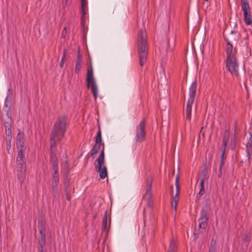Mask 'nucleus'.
<instances>
[{
	"instance_id": "obj_25",
	"label": "nucleus",
	"mask_w": 252,
	"mask_h": 252,
	"mask_svg": "<svg viewBox=\"0 0 252 252\" xmlns=\"http://www.w3.org/2000/svg\"><path fill=\"white\" fill-rule=\"evenodd\" d=\"M86 2L85 0H81V13L83 16H85L86 14Z\"/></svg>"
},
{
	"instance_id": "obj_22",
	"label": "nucleus",
	"mask_w": 252,
	"mask_h": 252,
	"mask_svg": "<svg viewBox=\"0 0 252 252\" xmlns=\"http://www.w3.org/2000/svg\"><path fill=\"white\" fill-rule=\"evenodd\" d=\"M9 125L7 123V125L5 124V133L7 136L6 141L9 140L10 141L11 138V130L9 128Z\"/></svg>"
},
{
	"instance_id": "obj_15",
	"label": "nucleus",
	"mask_w": 252,
	"mask_h": 252,
	"mask_svg": "<svg viewBox=\"0 0 252 252\" xmlns=\"http://www.w3.org/2000/svg\"><path fill=\"white\" fill-rule=\"evenodd\" d=\"M50 161L52 163L53 170H59L58 160L57 157L54 152L50 154Z\"/></svg>"
},
{
	"instance_id": "obj_40",
	"label": "nucleus",
	"mask_w": 252,
	"mask_h": 252,
	"mask_svg": "<svg viewBox=\"0 0 252 252\" xmlns=\"http://www.w3.org/2000/svg\"><path fill=\"white\" fill-rule=\"evenodd\" d=\"M9 97V96L8 95H7V96L5 98V102H4V105L5 106H7V102L8 101V98Z\"/></svg>"
},
{
	"instance_id": "obj_39",
	"label": "nucleus",
	"mask_w": 252,
	"mask_h": 252,
	"mask_svg": "<svg viewBox=\"0 0 252 252\" xmlns=\"http://www.w3.org/2000/svg\"><path fill=\"white\" fill-rule=\"evenodd\" d=\"M248 143L252 144V133H250V137Z\"/></svg>"
},
{
	"instance_id": "obj_1",
	"label": "nucleus",
	"mask_w": 252,
	"mask_h": 252,
	"mask_svg": "<svg viewBox=\"0 0 252 252\" xmlns=\"http://www.w3.org/2000/svg\"><path fill=\"white\" fill-rule=\"evenodd\" d=\"M25 139L23 132L19 131L17 134V171L19 181L22 183L26 177V160L25 153L26 146L25 145Z\"/></svg>"
},
{
	"instance_id": "obj_21",
	"label": "nucleus",
	"mask_w": 252,
	"mask_h": 252,
	"mask_svg": "<svg viewBox=\"0 0 252 252\" xmlns=\"http://www.w3.org/2000/svg\"><path fill=\"white\" fill-rule=\"evenodd\" d=\"M92 85L91 90L94 95L95 98H96L98 95V89L96 83L95 82H94L91 83Z\"/></svg>"
},
{
	"instance_id": "obj_7",
	"label": "nucleus",
	"mask_w": 252,
	"mask_h": 252,
	"mask_svg": "<svg viewBox=\"0 0 252 252\" xmlns=\"http://www.w3.org/2000/svg\"><path fill=\"white\" fill-rule=\"evenodd\" d=\"M146 121L145 119L141 121L138 126H137L135 130V139L136 142H142L145 139Z\"/></svg>"
},
{
	"instance_id": "obj_31",
	"label": "nucleus",
	"mask_w": 252,
	"mask_h": 252,
	"mask_svg": "<svg viewBox=\"0 0 252 252\" xmlns=\"http://www.w3.org/2000/svg\"><path fill=\"white\" fill-rule=\"evenodd\" d=\"M204 192H205L204 188H202V187L200 188L199 192L197 194V195H196L197 197V198L200 197L201 195H202L204 193Z\"/></svg>"
},
{
	"instance_id": "obj_29",
	"label": "nucleus",
	"mask_w": 252,
	"mask_h": 252,
	"mask_svg": "<svg viewBox=\"0 0 252 252\" xmlns=\"http://www.w3.org/2000/svg\"><path fill=\"white\" fill-rule=\"evenodd\" d=\"M107 216H106V213H105V215L103 218V227L104 230L106 229V226H107Z\"/></svg>"
},
{
	"instance_id": "obj_2",
	"label": "nucleus",
	"mask_w": 252,
	"mask_h": 252,
	"mask_svg": "<svg viewBox=\"0 0 252 252\" xmlns=\"http://www.w3.org/2000/svg\"><path fill=\"white\" fill-rule=\"evenodd\" d=\"M66 129L65 117H62L59 118L54 124L50 136V147L51 149L56 147L57 143H59L63 138Z\"/></svg>"
},
{
	"instance_id": "obj_28",
	"label": "nucleus",
	"mask_w": 252,
	"mask_h": 252,
	"mask_svg": "<svg viewBox=\"0 0 252 252\" xmlns=\"http://www.w3.org/2000/svg\"><path fill=\"white\" fill-rule=\"evenodd\" d=\"M45 236L44 234L41 236V241L39 242V245L41 248L42 249L45 245Z\"/></svg>"
},
{
	"instance_id": "obj_17",
	"label": "nucleus",
	"mask_w": 252,
	"mask_h": 252,
	"mask_svg": "<svg viewBox=\"0 0 252 252\" xmlns=\"http://www.w3.org/2000/svg\"><path fill=\"white\" fill-rule=\"evenodd\" d=\"M102 150H104L103 147L101 149V145L100 144H95L94 145L92 152L91 153V156L94 158L95 157V155L98 153L100 151H101Z\"/></svg>"
},
{
	"instance_id": "obj_37",
	"label": "nucleus",
	"mask_w": 252,
	"mask_h": 252,
	"mask_svg": "<svg viewBox=\"0 0 252 252\" xmlns=\"http://www.w3.org/2000/svg\"><path fill=\"white\" fill-rule=\"evenodd\" d=\"M65 192L66 193V199L67 200H70V197L69 196V193H68V191L66 190V189H65Z\"/></svg>"
},
{
	"instance_id": "obj_24",
	"label": "nucleus",
	"mask_w": 252,
	"mask_h": 252,
	"mask_svg": "<svg viewBox=\"0 0 252 252\" xmlns=\"http://www.w3.org/2000/svg\"><path fill=\"white\" fill-rule=\"evenodd\" d=\"M223 157H224V152L223 153H222L221 159L220 160V165H219V174L218 175L219 177H220L221 176V170H222V166H223V163H224Z\"/></svg>"
},
{
	"instance_id": "obj_46",
	"label": "nucleus",
	"mask_w": 252,
	"mask_h": 252,
	"mask_svg": "<svg viewBox=\"0 0 252 252\" xmlns=\"http://www.w3.org/2000/svg\"><path fill=\"white\" fill-rule=\"evenodd\" d=\"M40 252H42V250H41V251H40Z\"/></svg>"
},
{
	"instance_id": "obj_9",
	"label": "nucleus",
	"mask_w": 252,
	"mask_h": 252,
	"mask_svg": "<svg viewBox=\"0 0 252 252\" xmlns=\"http://www.w3.org/2000/svg\"><path fill=\"white\" fill-rule=\"evenodd\" d=\"M152 181L149 180L147 181L146 186V191L143 196V199L146 201L147 205L150 208L153 207V198H152Z\"/></svg>"
},
{
	"instance_id": "obj_45",
	"label": "nucleus",
	"mask_w": 252,
	"mask_h": 252,
	"mask_svg": "<svg viewBox=\"0 0 252 252\" xmlns=\"http://www.w3.org/2000/svg\"><path fill=\"white\" fill-rule=\"evenodd\" d=\"M204 1H208L209 0H204Z\"/></svg>"
},
{
	"instance_id": "obj_30",
	"label": "nucleus",
	"mask_w": 252,
	"mask_h": 252,
	"mask_svg": "<svg viewBox=\"0 0 252 252\" xmlns=\"http://www.w3.org/2000/svg\"><path fill=\"white\" fill-rule=\"evenodd\" d=\"M66 54V51L65 50L63 51V57L62 58V59H61V63H60V66L62 67L63 66V63H64V62L65 61Z\"/></svg>"
},
{
	"instance_id": "obj_11",
	"label": "nucleus",
	"mask_w": 252,
	"mask_h": 252,
	"mask_svg": "<svg viewBox=\"0 0 252 252\" xmlns=\"http://www.w3.org/2000/svg\"><path fill=\"white\" fill-rule=\"evenodd\" d=\"M178 180V177H176V183H175L176 190V193H175V195H173V191H172V190H171V194L172 195V201L171 203V205H172V207H173L174 208L175 211H176V209H177V206L178 202L179 200L178 196H179V194L180 193V187H179V186L177 184ZM173 189V187H172L171 189Z\"/></svg>"
},
{
	"instance_id": "obj_16",
	"label": "nucleus",
	"mask_w": 252,
	"mask_h": 252,
	"mask_svg": "<svg viewBox=\"0 0 252 252\" xmlns=\"http://www.w3.org/2000/svg\"><path fill=\"white\" fill-rule=\"evenodd\" d=\"M86 81L88 88L90 87L91 83L95 82L93 75V70L92 68H89L87 70Z\"/></svg>"
},
{
	"instance_id": "obj_20",
	"label": "nucleus",
	"mask_w": 252,
	"mask_h": 252,
	"mask_svg": "<svg viewBox=\"0 0 252 252\" xmlns=\"http://www.w3.org/2000/svg\"><path fill=\"white\" fill-rule=\"evenodd\" d=\"M168 252H177V245L173 239L170 241Z\"/></svg>"
},
{
	"instance_id": "obj_10",
	"label": "nucleus",
	"mask_w": 252,
	"mask_h": 252,
	"mask_svg": "<svg viewBox=\"0 0 252 252\" xmlns=\"http://www.w3.org/2000/svg\"><path fill=\"white\" fill-rule=\"evenodd\" d=\"M208 220V212L206 210L202 209L200 212V216L199 218V226L200 228L205 229L207 226Z\"/></svg>"
},
{
	"instance_id": "obj_14",
	"label": "nucleus",
	"mask_w": 252,
	"mask_h": 252,
	"mask_svg": "<svg viewBox=\"0 0 252 252\" xmlns=\"http://www.w3.org/2000/svg\"><path fill=\"white\" fill-rule=\"evenodd\" d=\"M82 66V55L80 52V49L78 50V54L77 56V61L75 64V71L76 73H79Z\"/></svg>"
},
{
	"instance_id": "obj_6",
	"label": "nucleus",
	"mask_w": 252,
	"mask_h": 252,
	"mask_svg": "<svg viewBox=\"0 0 252 252\" xmlns=\"http://www.w3.org/2000/svg\"><path fill=\"white\" fill-rule=\"evenodd\" d=\"M226 66L233 75L239 76V64L235 56L226 58Z\"/></svg>"
},
{
	"instance_id": "obj_35",
	"label": "nucleus",
	"mask_w": 252,
	"mask_h": 252,
	"mask_svg": "<svg viewBox=\"0 0 252 252\" xmlns=\"http://www.w3.org/2000/svg\"><path fill=\"white\" fill-rule=\"evenodd\" d=\"M7 142V150L8 152V153H10L9 150L11 147V141H9V140L6 141Z\"/></svg>"
},
{
	"instance_id": "obj_27",
	"label": "nucleus",
	"mask_w": 252,
	"mask_h": 252,
	"mask_svg": "<svg viewBox=\"0 0 252 252\" xmlns=\"http://www.w3.org/2000/svg\"><path fill=\"white\" fill-rule=\"evenodd\" d=\"M215 243L216 242L212 240V243L211 245V247L209 249V252H216V247H215Z\"/></svg>"
},
{
	"instance_id": "obj_26",
	"label": "nucleus",
	"mask_w": 252,
	"mask_h": 252,
	"mask_svg": "<svg viewBox=\"0 0 252 252\" xmlns=\"http://www.w3.org/2000/svg\"><path fill=\"white\" fill-rule=\"evenodd\" d=\"M95 141V144H100L101 145V133L100 130L98 131L97 133Z\"/></svg>"
},
{
	"instance_id": "obj_19",
	"label": "nucleus",
	"mask_w": 252,
	"mask_h": 252,
	"mask_svg": "<svg viewBox=\"0 0 252 252\" xmlns=\"http://www.w3.org/2000/svg\"><path fill=\"white\" fill-rule=\"evenodd\" d=\"M229 135V132L228 130H226L225 131V135L222 139L223 146L224 147L222 153L224 152V153H225L226 146V145H227L228 141Z\"/></svg>"
},
{
	"instance_id": "obj_38",
	"label": "nucleus",
	"mask_w": 252,
	"mask_h": 252,
	"mask_svg": "<svg viewBox=\"0 0 252 252\" xmlns=\"http://www.w3.org/2000/svg\"><path fill=\"white\" fill-rule=\"evenodd\" d=\"M68 0H62V4L63 7H65L67 4Z\"/></svg>"
},
{
	"instance_id": "obj_18",
	"label": "nucleus",
	"mask_w": 252,
	"mask_h": 252,
	"mask_svg": "<svg viewBox=\"0 0 252 252\" xmlns=\"http://www.w3.org/2000/svg\"><path fill=\"white\" fill-rule=\"evenodd\" d=\"M59 182V179H52V187L53 192L55 193V197L56 195H58V185Z\"/></svg>"
},
{
	"instance_id": "obj_8",
	"label": "nucleus",
	"mask_w": 252,
	"mask_h": 252,
	"mask_svg": "<svg viewBox=\"0 0 252 252\" xmlns=\"http://www.w3.org/2000/svg\"><path fill=\"white\" fill-rule=\"evenodd\" d=\"M242 10L244 13V20L246 25H252V15L250 13L249 3L247 0H241Z\"/></svg>"
},
{
	"instance_id": "obj_32",
	"label": "nucleus",
	"mask_w": 252,
	"mask_h": 252,
	"mask_svg": "<svg viewBox=\"0 0 252 252\" xmlns=\"http://www.w3.org/2000/svg\"><path fill=\"white\" fill-rule=\"evenodd\" d=\"M54 171V173L53 174V178L52 179H59V174L58 170H53Z\"/></svg>"
},
{
	"instance_id": "obj_4",
	"label": "nucleus",
	"mask_w": 252,
	"mask_h": 252,
	"mask_svg": "<svg viewBox=\"0 0 252 252\" xmlns=\"http://www.w3.org/2000/svg\"><path fill=\"white\" fill-rule=\"evenodd\" d=\"M197 83L195 80L191 83L189 88V97L188 98L186 110V119L190 120L191 116L192 106L194 103L195 97L196 94Z\"/></svg>"
},
{
	"instance_id": "obj_13",
	"label": "nucleus",
	"mask_w": 252,
	"mask_h": 252,
	"mask_svg": "<svg viewBox=\"0 0 252 252\" xmlns=\"http://www.w3.org/2000/svg\"><path fill=\"white\" fill-rule=\"evenodd\" d=\"M225 41L227 42L226 45L227 58L235 56V49H233V45L230 44V42L227 39H225Z\"/></svg>"
},
{
	"instance_id": "obj_42",
	"label": "nucleus",
	"mask_w": 252,
	"mask_h": 252,
	"mask_svg": "<svg viewBox=\"0 0 252 252\" xmlns=\"http://www.w3.org/2000/svg\"><path fill=\"white\" fill-rule=\"evenodd\" d=\"M69 187V185L68 184L65 185V189H66V190L68 191V188Z\"/></svg>"
},
{
	"instance_id": "obj_3",
	"label": "nucleus",
	"mask_w": 252,
	"mask_h": 252,
	"mask_svg": "<svg viewBox=\"0 0 252 252\" xmlns=\"http://www.w3.org/2000/svg\"><path fill=\"white\" fill-rule=\"evenodd\" d=\"M138 48L139 64L144 65L147 61L148 49L147 47V34L145 29H141L138 35Z\"/></svg>"
},
{
	"instance_id": "obj_12",
	"label": "nucleus",
	"mask_w": 252,
	"mask_h": 252,
	"mask_svg": "<svg viewBox=\"0 0 252 252\" xmlns=\"http://www.w3.org/2000/svg\"><path fill=\"white\" fill-rule=\"evenodd\" d=\"M160 55L163 58L166 56L167 53L171 51V48L169 46L167 41L163 43L159 48Z\"/></svg>"
},
{
	"instance_id": "obj_33",
	"label": "nucleus",
	"mask_w": 252,
	"mask_h": 252,
	"mask_svg": "<svg viewBox=\"0 0 252 252\" xmlns=\"http://www.w3.org/2000/svg\"><path fill=\"white\" fill-rule=\"evenodd\" d=\"M67 33V29L66 27H64L63 29V31L62 32V36L63 38H64L66 35Z\"/></svg>"
},
{
	"instance_id": "obj_43",
	"label": "nucleus",
	"mask_w": 252,
	"mask_h": 252,
	"mask_svg": "<svg viewBox=\"0 0 252 252\" xmlns=\"http://www.w3.org/2000/svg\"><path fill=\"white\" fill-rule=\"evenodd\" d=\"M42 228H39V231H40V233L41 234L42 233Z\"/></svg>"
},
{
	"instance_id": "obj_34",
	"label": "nucleus",
	"mask_w": 252,
	"mask_h": 252,
	"mask_svg": "<svg viewBox=\"0 0 252 252\" xmlns=\"http://www.w3.org/2000/svg\"><path fill=\"white\" fill-rule=\"evenodd\" d=\"M250 240V237L249 235H246L243 238V241L247 243L249 242Z\"/></svg>"
},
{
	"instance_id": "obj_5",
	"label": "nucleus",
	"mask_w": 252,
	"mask_h": 252,
	"mask_svg": "<svg viewBox=\"0 0 252 252\" xmlns=\"http://www.w3.org/2000/svg\"><path fill=\"white\" fill-rule=\"evenodd\" d=\"M97 165L95 166L96 170L99 172V177L101 179H104L107 176V170L106 166L102 167L104 162V152L102 150L100 154L96 159Z\"/></svg>"
},
{
	"instance_id": "obj_41",
	"label": "nucleus",
	"mask_w": 252,
	"mask_h": 252,
	"mask_svg": "<svg viewBox=\"0 0 252 252\" xmlns=\"http://www.w3.org/2000/svg\"><path fill=\"white\" fill-rule=\"evenodd\" d=\"M233 126L234 127V133L235 134H236V128H237V124H236V122H235L234 125H233Z\"/></svg>"
},
{
	"instance_id": "obj_36",
	"label": "nucleus",
	"mask_w": 252,
	"mask_h": 252,
	"mask_svg": "<svg viewBox=\"0 0 252 252\" xmlns=\"http://www.w3.org/2000/svg\"><path fill=\"white\" fill-rule=\"evenodd\" d=\"M204 180L203 179H202L201 180V182L200 183V185H199V186H200V188H204Z\"/></svg>"
},
{
	"instance_id": "obj_23",
	"label": "nucleus",
	"mask_w": 252,
	"mask_h": 252,
	"mask_svg": "<svg viewBox=\"0 0 252 252\" xmlns=\"http://www.w3.org/2000/svg\"><path fill=\"white\" fill-rule=\"evenodd\" d=\"M246 152L248 157L250 158L252 155V144L247 143L246 145Z\"/></svg>"
},
{
	"instance_id": "obj_44",
	"label": "nucleus",
	"mask_w": 252,
	"mask_h": 252,
	"mask_svg": "<svg viewBox=\"0 0 252 252\" xmlns=\"http://www.w3.org/2000/svg\"><path fill=\"white\" fill-rule=\"evenodd\" d=\"M65 163H66V164H67L68 162H67V160H66V161H65Z\"/></svg>"
}]
</instances>
